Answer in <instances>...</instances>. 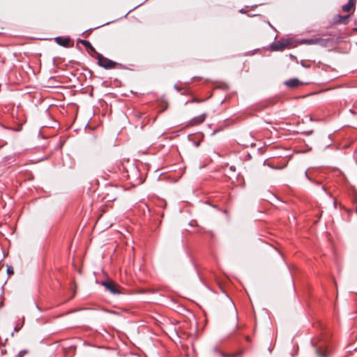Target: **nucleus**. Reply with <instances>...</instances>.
<instances>
[{
  "label": "nucleus",
  "instance_id": "f257e3e1",
  "mask_svg": "<svg viewBox=\"0 0 357 357\" xmlns=\"http://www.w3.org/2000/svg\"><path fill=\"white\" fill-rule=\"evenodd\" d=\"M100 284L105 287V289L112 294H120L119 286L112 280L102 281Z\"/></svg>",
  "mask_w": 357,
  "mask_h": 357
},
{
  "label": "nucleus",
  "instance_id": "f03ea898",
  "mask_svg": "<svg viewBox=\"0 0 357 357\" xmlns=\"http://www.w3.org/2000/svg\"><path fill=\"white\" fill-rule=\"evenodd\" d=\"M98 63L99 66L105 68V69L113 68L116 64V62L102 56L100 54L98 56Z\"/></svg>",
  "mask_w": 357,
  "mask_h": 357
},
{
  "label": "nucleus",
  "instance_id": "7ed1b4c3",
  "mask_svg": "<svg viewBox=\"0 0 357 357\" xmlns=\"http://www.w3.org/2000/svg\"><path fill=\"white\" fill-rule=\"evenodd\" d=\"M290 45V40L287 39H282L280 40L275 43H273L271 45V47L275 51H282L287 46Z\"/></svg>",
  "mask_w": 357,
  "mask_h": 357
},
{
  "label": "nucleus",
  "instance_id": "20e7f679",
  "mask_svg": "<svg viewBox=\"0 0 357 357\" xmlns=\"http://www.w3.org/2000/svg\"><path fill=\"white\" fill-rule=\"evenodd\" d=\"M315 351L318 357H328L331 354V351L326 344H321L316 347Z\"/></svg>",
  "mask_w": 357,
  "mask_h": 357
},
{
  "label": "nucleus",
  "instance_id": "39448f33",
  "mask_svg": "<svg viewBox=\"0 0 357 357\" xmlns=\"http://www.w3.org/2000/svg\"><path fill=\"white\" fill-rule=\"evenodd\" d=\"M56 43L61 46L67 47L70 46V38H62V37H56L55 38Z\"/></svg>",
  "mask_w": 357,
  "mask_h": 357
},
{
  "label": "nucleus",
  "instance_id": "423d86ee",
  "mask_svg": "<svg viewBox=\"0 0 357 357\" xmlns=\"http://www.w3.org/2000/svg\"><path fill=\"white\" fill-rule=\"evenodd\" d=\"M301 84V82L297 78L290 79L284 82V84L290 88H295Z\"/></svg>",
  "mask_w": 357,
  "mask_h": 357
},
{
  "label": "nucleus",
  "instance_id": "0eeeda50",
  "mask_svg": "<svg viewBox=\"0 0 357 357\" xmlns=\"http://www.w3.org/2000/svg\"><path fill=\"white\" fill-rule=\"evenodd\" d=\"M332 40L331 38H318V42L317 45H319L321 47H327L330 43H331Z\"/></svg>",
  "mask_w": 357,
  "mask_h": 357
},
{
  "label": "nucleus",
  "instance_id": "6e6552de",
  "mask_svg": "<svg viewBox=\"0 0 357 357\" xmlns=\"http://www.w3.org/2000/svg\"><path fill=\"white\" fill-rule=\"evenodd\" d=\"M206 115L204 114L198 116L197 117H195L191 120V124L192 125H196L202 123L205 120Z\"/></svg>",
  "mask_w": 357,
  "mask_h": 357
},
{
  "label": "nucleus",
  "instance_id": "1a4fd4ad",
  "mask_svg": "<svg viewBox=\"0 0 357 357\" xmlns=\"http://www.w3.org/2000/svg\"><path fill=\"white\" fill-rule=\"evenodd\" d=\"M214 351H217L222 357H238L241 355V352L234 353V354H227L222 351H218L216 348L214 349Z\"/></svg>",
  "mask_w": 357,
  "mask_h": 357
},
{
  "label": "nucleus",
  "instance_id": "9d476101",
  "mask_svg": "<svg viewBox=\"0 0 357 357\" xmlns=\"http://www.w3.org/2000/svg\"><path fill=\"white\" fill-rule=\"evenodd\" d=\"M336 17H337V19L335 20L336 22L346 24H347L349 15L342 16L340 15H337Z\"/></svg>",
  "mask_w": 357,
  "mask_h": 357
},
{
  "label": "nucleus",
  "instance_id": "9b49d317",
  "mask_svg": "<svg viewBox=\"0 0 357 357\" xmlns=\"http://www.w3.org/2000/svg\"><path fill=\"white\" fill-rule=\"evenodd\" d=\"M354 6V0H349L348 3L342 6V10L344 12H349L351 8Z\"/></svg>",
  "mask_w": 357,
  "mask_h": 357
},
{
  "label": "nucleus",
  "instance_id": "f8f14e48",
  "mask_svg": "<svg viewBox=\"0 0 357 357\" xmlns=\"http://www.w3.org/2000/svg\"><path fill=\"white\" fill-rule=\"evenodd\" d=\"M318 42V38H310V39H304L302 43L305 45H317Z\"/></svg>",
  "mask_w": 357,
  "mask_h": 357
},
{
  "label": "nucleus",
  "instance_id": "ddd939ff",
  "mask_svg": "<svg viewBox=\"0 0 357 357\" xmlns=\"http://www.w3.org/2000/svg\"><path fill=\"white\" fill-rule=\"evenodd\" d=\"M78 43L83 44L86 47L87 52L89 53V41L86 40H78Z\"/></svg>",
  "mask_w": 357,
  "mask_h": 357
},
{
  "label": "nucleus",
  "instance_id": "4468645a",
  "mask_svg": "<svg viewBox=\"0 0 357 357\" xmlns=\"http://www.w3.org/2000/svg\"><path fill=\"white\" fill-rule=\"evenodd\" d=\"M7 273L10 275H11L14 273L13 267L8 266H7Z\"/></svg>",
  "mask_w": 357,
  "mask_h": 357
},
{
  "label": "nucleus",
  "instance_id": "2eb2a0df",
  "mask_svg": "<svg viewBox=\"0 0 357 357\" xmlns=\"http://www.w3.org/2000/svg\"><path fill=\"white\" fill-rule=\"evenodd\" d=\"M28 351L26 350H22L19 352L18 356L23 357L25 354H26Z\"/></svg>",
  "mask_w": 357,
  "mask_h": 357
},
{
  "label": "nucleus",
  "instance_id": "dca6fc26",
  "mask_svg": "<svg viewBox=\"0 0 357 357\" xmlns=\"http://www.w3.org/2000/svg\"><path fill=\"white\" fill-rule=\"evenodd\" d=\"M91 52H96L94 47L91 45Z\"/></svg>",
  "mask_w": 357,
  "mask_h": 357
},
{
  "label": "nucleus",
  "instance_id": "f3484780",
  "mask_svg": "<svg viewBox=\"0 0 357 357\" xmlns=\"http://www.w3.org/2000/svg\"><path fill=\"white\" fill-rule=\"evenodd\" d=\"M305 176L307 178V179L310 180V177H309V176H308V175H307V172H305Z\"/></svg>",
  "mask_w": 357,
  "mask_h": 357
},
{
  "label": "nucleus",
  "instance_id": "a211bd4d",
  "mask_svg": "<svg viewBox=\"0 0 357 357\" xmlns=\"http://www.w3.org/2000/svg\"><path fill=\"white\" fill-rule=\"evenodd\" d=\"M174 88H175L176 90L179 91V88L177 86V85H175V86H174Z\"/></svg>",
  "mask_w": 357,
  "mask_h": 357
},
{
  "label": "nucleus",
  "instance_id": "6ab92c4d",
  "mask_svg": "<svg viewBox=\"0 0 357 357\" xmlns=\"http://www.w3.org/2000/svg\"><path fill=\"white\" fill-rule=\"evenodd\" d=\"M236 328H238V327H239L237 323H236Z\"/></svg>",
  "mask_w": 357,
  "mask_h": 357
}]
</instances>
